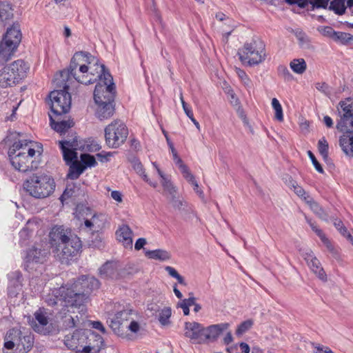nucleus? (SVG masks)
Returning a JSON list of instances; mask_svg holds the SVG:
<instances>
[{
  "mask_svg": "<svg viewBox=\"0 0 353 353\" xmlns=\"http://www.w3.org/2000/svg\"><path fill=\"white\" fill-rule=\"evenodd\" d=\"M72 75L83 84H91L99 79L94 90V99L97 104L96 115L100 120L111 117L114 112L113 105L115 89L113 79L104 65L98 64L96 58L88 52H76L71 59L68 70L63 75Z\"/></svg>",
  "mask_w": 353,
  "mask_h": 353,
  "instance_id": "nucleus-1",
  "label": "nucleus"
},
{
  "mask_svg": "<svg viewBox=\"0 0 353 353\" xmlns=\"http://www.w3.org/2000/svg\"><path fill=\"white\" fill-rule=\"evenodd\" d=\"M101 285L99 281L90 275L80 276L71 285H61L49 293L45 301L48 305L54 306L58 303L63 307H80L88 296Z\"/></svg>",
  "mask_w": 353,
  "mask_h": 353,
  "instance_id": "nucleus-2",
  "label": "nucleus"
},
{
  "mask_svg": "<svg viewBox=\"0 0 353 353\" xmlns=\"http://www.w3.org/2000/svg\"><path fill=\"white\" fill-rule=\"evenodd\" d=\"M49 236L52 251L62 263H68L82 246L79 237L63 225L53 227Z\"/></svg>",
  "mask_w": 353,
  "mask_h": 353,
  "instance_id": "nucleus-3",
  "label": "nucleus"
},
{
  "mask_svg": "<svg viewBox=\"0 0 353 353\" xmlns=\"http://www.w3.org/2000/svg\"><path fill=\"white\" fill-rule=\"evenodd\" d=\"M43 152L41 143L19 140L9 148L8 156L12 166L17 170L26 172L37 168L32 160L36 154L40 156Z\"/></svg>",
  "mask_w": 353,
  "mask_h": 353,
  "instance_id": "nucleus-4",
  "label": "nucleus"
},
{
  "mask_svg": "<svg viewBox=\"0 0 353 353\" xmlns=\"http://www.w3.org/2000/svg\"><path fill=\"white\" fill-rule=\"evenodd\" d=\"M63 70L60 72V78H56L54 83L57 89L52 91L50 93V99L51 101V114L63 115L68 113L71 107V95L68 92L69 84L68 81L73 76L63 75V72L67 71Z\"/></svg>",
  "mask_w": 353,
  "mask_h": 353,
  "instance_id": "nucleus-5",
  "label": "nucleus"
},
{
  "mask_svg": "<svg viewBox=\"0 0 353 353\" xmlns=\"http://www.w3.org/2000/svg\"><path fill=\"white\" fill-rule=\"evenodd\" d=\"M24 190L32 196L37 199L50 196L55 188L54 179L46 174H33L23 184Z\"/></svg>",
  "mask_w": 353,
  "mask_h": 353,
  "instance_id": "nucleus-6",
  "label": "nucleus"
},
{
  "mask_svg": "<svg viewBox=\"0 0 353 353\" xmlns=\"http://www.w3.org/2000/svg\"><path fill=\"white\" fill-rule=\"evenodd\" d=\"M238 55L243 63L258 65L265 59V44L260 39H252L239 50Z\"/></svg>",
  "mask_w": 353,
  "mask_h": 353,
  "instance_id": "nucleus-7",
  "label": "nucleus"
},
{
  "mask_svg": "<svg viewBox=\"0 0 353 353\" xmlns=\"http://www.w3.org/2000/svg\"><path fill=\"white\" fill-rule=\"evenodd\" d=\"M105 143L109 148H117L126 140L128 130L121 120H114L105 130Z\"/></svg>",
  "mask_w": 353,
  "mask_h": 353,
  "instance_id": "nucleus-8",
  "label": "nucleus"
},
{
  "mask_svg": "<svg viewBox=\"0 0 353 353\" xmlns=\"http://www.w3.org/2000/svg\"><path fill=\"white\" fill-rule=\"evenodd\" d=\"M336 108L339 117L336 129L340 132L353 131V98L341 101Z\"/></svg>",
  "mask_w": 353,
  "mask_h": 353,
  "instance_id": "nucleus-9",
  "label": "nucleus"
},
{
  "mask_svg": "<svg viewBox=\"0 0 353 353\" xmlns=\"http://www.w3.org/2000/svg\"><path fill=\"white\" fill-rule=\"evenodd\" d=\"M50 255L47 249L32 247L26 252L23 257V265L26 270L30 271L36 269L37 265L44 263Z\"/></svg>",
  "mask_w": 353,
  "mask_h": 353,
  "instance_id": "nucleus-10",
  "label": "nucleus"
},
{
  "mask_svg": "<svg viewBox=\"0 0 353 353\" xmlns=\"http://www.w3.org/2000/svg\"><path fill=\"white\" fill-rule=\"evenodd\" d=\"M205 327L197 322L185 323V336L195 343H205Z\"/></svg>",
  "mask_w": 353,
  "mask_h": 353,
  "instance_id": "nucleus-11",
  "label": "nucleus"
},
{
  "mask_svg": "<svg viewBox=\"0 0 353 353\" xmlns=\"http://www.w3.org/2000/svg\"><path fill=\"white\" fill-rule=\"evenodd\" d=\"M59 143L63 152V159L66 164L69 165L72 163L73 161H77V152L76 150L78 148L77 137L72 140L59 141Z\"/></svg>",
  "mask_w": 353,
  "mask_h": 353,
  "instance_id": "nucleus-12",
  "label": "nucleus"
},
{
  "mask_svg": "<svg viewBox=\"0 0 353 353\" xmlns=\"http://www.w3.org/2000/svg\"><path fill=\"white\" fill-rule=\"evenodd\" d=\"M303 257L314 274H315L320 280L324 282L327 281V274L321 267L320 261L313 254V252L311 251L306 252Z\"/></svg>",
  "mask_w": 353,
  "mask_h": 353,
  "instance_id": "nucleus-13",
  "label": "nucleus"
},
{
  "mask_svg": "<svg viewBox=\"0 0 353 353\" xmlns=\"http://www.w3.org/2000/svg\"><path fill=\"white\" fill-rule=\"evenodd\" d=\"M85 336L81 330H76L72 334H67L64 338L65 345L70 350L81 352Z\"/></svg>",
  "mask_w": 353,
  "mask_h": 353,
  "instance_id": "nucleus-14",
  "label": "nucleus"
},
{
  "mask_svg": "<svg viewBox=\"0 0 353 353\" xmlns=\"http://www.w3.org/2000/svg\"><path fill=\"white\" fill-rule=\"evenodd\" d=\"M99 274L104 279L117 280L119 279L118 263L113 261H107L99 268Z\"/></svg>",
  "mask_w": 353,
  "mask_h": 353,
  "instance_id": "nucleus-15",
  "label": "nucleus"
},
{
  "mask_svg": "<svg viewBox=\"0 0 353 353\" xmlns=\"http://www.w3.org/2000/svg\"><path fill=\"white\" fill-rule=\"evenodd\" d=\"M62 116L63 115L49 114L52 128L61 134H64L74 125L72 120L62 119Z\"/></svg>",
  "mask_w": 353,
  "mask_h": 353,
  "instance_id": "nucleus-16",
  "label": "nucleus"
},
{
  "mask_svg": "<svg viewBox=\"0 0 353 353\" xmlns=\"http://www.w3.org/2000/svg\"><path fill=\"white\" fill-rule=\"evenodd\" d=\"M230 324L228 323L214 324L206 327L205 331V343L216 341L220 334L223 331L228 330Z\"/></svg>",
  "mask_w": 353,
  "mask_h": 353,
  "instance_id": "nucleus-17",
  "label": "nucleus"
},
{
  "mask_svg": "<svg viewBox=\"0 0 353 353\" xmlns=\"http://www.w3.org/2000/svg\"><path fill=\"white\" fill-rule=\"evenodd\" d=\"M22 332L15 328L9 330L4 338V347L7 350H13L16 347L18 350L21 343Z\"/></svg>",
  "mask_w": 353,
  "mask_h": 353,
  "instance_id": "nucleus-18",
  "label": "nucleus"
},
{
  "mask_svg": "<svg viewBox=\"0 0 353 353\" xmlns=\"http://www.w3.org/2000/svg\"><path fill=\"white\" fill-rule=\"evenodd\" d=\"M132 231L127 225H123L116 231L117 239L125 248H132Z\"/></svg>",
  "mask_w": 353,
  "mask_h": 353,
  "instance_id": "nucleus-19",
  "label": "nucleus"
},
{
  "mask_svg": "<svg viewBox=\"0 0 353 353\" xmlns=\"http://www.w3.org/2000/svg\"><path fill=\"white\" fill-rule=\"evenodd\" d=\"M18 46L10 40L3 38L0 43V63H4L11 59Z\"/></svg>",
  "mask_w": 353,
  "mask_h": 353,
  "instance_id": "nucleus-20",
  "label": "nucleus"
},
{
  "mask_svg": "<svg viewBox=\"0 0 353 353\" xmlns=\"http://www.w3.org/2000/svg\"><path fill=\"white\" fill-rule=\"evenodd\" d=\"M10 69L11 74L16 77V80L19 82L21 79L26 77L27 67L26 63L22 60H17L7 66Z\"/></svg>",
  "mask_w": 353,
  "mask_h": 353,
  "instance_id": "nucleus-21",
  "label": "nucleus"
},
{
  "mask_svg": "<svg viewBox=\"0 0 353 353\" xmlns=\"http://www.w3.org/2000/svg\"><path fill=\"white\" fill-rule=\"evenodd\" d=\"M345 132L340 137L339 145L346 155L353 157V131Z\"/></svg>",
  "mask_w": 353,
  "mask_h": 353,
  "instance_id": "nucleus-22",
  "label": "nucleus"
},
{
  "mask_svg": "<svg viewBox=\"0 0 353 353\" xmlns=\"http://www.w3.org/2000/svg\"><path fill=\"white\" fill-rule=\"evenodd\" d=\"M3 38L10 40L14 44L19 46L21 40V33L20 26L18 23H14L13 25L8 28Z\"/></svg>",
  "mask_w": 353,
  "mask_h": 353,
  "instance_id": "nucleus-23",
  "label": "nucleus"
},
{
  "mask_svg": "<svg viewBox=\"0 0 353 353\" xmlns=\"http://www.w3.org/2000/svg\"><path fill=\"white\" fill-rule=\"evenodd\" d=\"M59 305L61 306L60 303L56 304L55 305ZM62 308L59 312V315L61 319H63V325L65 329L74 328L77 325V321L78 319L75 320V319L71 315H67V312H70V309H72L71 307H63L61 305Z\"/></svg>",
  "mask_w": 353,
  "mask_h": 353,
  "instance_id": "nucleus-24",
  "label": "nucleus"
},
{
  "mask_svg": "<svg viewBox=\"0 0 353 353\" xmlns=\"http://www.w3.org/2000/svg\"><path fill=\"white\" fill-rule=\"evenodd\" d=\"M153 166L156 168L158 174L161 178V185L164 189V192L169 195H173L176 193L175 187L173 185L172 182L165 176L163 172L159 169L157 164L154 162L152 163Z\"/></svg>",
  "mask_w": 353,
  "mask_h": 353,
  "instance_id": "nucleus-25",
  "label": "nucleus"
},
{
  "mask_svg": "<svg viewBox=\"0 0 353 353\" xmlns=\"http://www.w3.org/2000/svg\"><path fill=\"white\" fill-rule=\"evenodd\" d=\"M15 79L16 77L11 74L10 69L7 66L4 67L0 72V87L7 88L17 83Z\"/></svg>",
  "mask_w": 353,
  "mask_h": 353,
  "instance_id": "nucleus-26",
  "label": "nucleus"
},
{
  "mask_svg": "<svg viewBox=\"0 0 353 353\" xmlns=\"http://www.w3.org/2000/svg\"><path fill=\"white\" fill-rule=\"evenodd\" d=\"M145 256L149 259L161 261H168L171 259V254L167 250L157 249L145 252Z\"/></svg>",
  "mask_w": 353,
  "mask_h": 353,
  "instance_id": "nucleus-27",
  "label": "nucleus"
},
{
  "mask_svg": "<svg viewBox=\"0 0 353 353\" xmlns=\"http://www.w3.org/2000/svg\"><path fill=\"white\" fill-rule=\"evenodd\" d=\"M34 316L36 321L39 323V325L37 323L34 325L32 326L34 330L37 332L46 334L43 327L48 323V317L41 310L37 311L34 314Z\"/></svg>",
  "mask_w": 353,
  "mask_h": 353,
  "instance_id": "nucleus-28",
  "label": "nucleus"
},
{
  "mask_svg": "<svg viewBox=\"0 0 353 353\" xmlns=\"http://www.w3.org/2000/svg\"><path fill=\"white\" fill-rule=\"evenodd\" d=\"M34 345V336L30 333L21 336V343L19 347V353H28Z\"/></svg>",
  "mask_w": 353,
  "mask_h": 353,
  "instance_id": "nucleus-29",
  "label": "nucleus"
},
{
  "mask_svg": "<svg viewBox=\"0 0 353 353\" xmlns=\"http://www.w3.org/2000/svg\"><path fill=\"white\" fill-rule=\"evenodd\" d=\"M85 169V165H83L81 163L77 161H73L72 164L70 166L67 177L70 179H77L83 172Z\"/></svg>",
  "mask_w": 353,
  "mask_h": 353,
  "instance_id": "nucleus-30",
  "label": "nucleus"
},
{
  "mask_svg": "<svg viewBox=\"0 0 353 353\" xmlns=\"http://www.w3.org/2000/svg\"><path fill=\"white\" fill-rule=\"evenodd\" d=\"M13 10L11 5L6 1L0 2V20L6 23L13 17Z\"/></svg>",
  "mask_w": 353,
  "mask_h": 353,
  "instance_id": "nucleus-31",
  "label": "nucleus"
},
{
  "mask_svg": "<svg viewBox=\"0 0 353 353\" xmlns=\"http://www.w3.org/2000/svg\"><path fill=\"white\" fill-rule=\"evenodd\" d=\"M305 220L307 223L310 225L312 230L316 234V235L321 239L322 242L327 246L329 250H332V245L329 239L326 237L323 232L319 229L316 225L314 222L312 221L307 216H305Z\"/></svg>",
  "mask_w": 353,
  "mask_h": 353,
  "instance_id": "nucleus-32",
  "label": "nucleus"
},
{
  "mask_svg": "<svg viewBox=\"0 0 353 353\" xmlns=\"http://www.w3.org/2000/svg\"><path fill=\"white\" fill-rule=\"evenodd\" d=\"M310 209L316 214L320 219L323 220H327V215L324 210L319 205V204L314 201L312 199L307 200Z\"/></svg>",
  "mask_w": 353,
  "mask_h": 353,
  "instance_id": "nucleus-33",
  "label": "nucleus"
},
{
  "mask_svg": "<svg viewBox=\"0 0 353 353\" xmlns=\"http://www.w3.org/2000/svg\"><path fill=\"white\" fill-rule=\"evenodd\" d=\"M328 8L330 10L334 11L335 14L342 15L346 10L345 0H332Z\"/></svg>",
  "mask_w": 353,
  "mask_h": 353,
  "instance_id": "nucleus-34",
  "label": "nucleus"
},
{
  "mask_svg": "<svg viewBox=\"0 0 353 353\" xmlns=\"http://www.w3.org/2000/svg\"><path fill=\"white\" fill-rule=\"evenodd\" d=\"M334 41L343 45H353V35L343 32H336Z\"/></svg>",
  "mask_w": 353,
  "mask_h": 353,
  "instance_id": "nucleus-35",
  "label": "nucleus"
},
{
  "mask_svg": "<svg viewBox=\"0 0 353 353\" xmlns=\"http://www.w3.org/2000/svg\"><path fill=\"white\" fill-rule=\"evenodd\" d=\"M133 167L136 172L139 174L145 182L154 188L157 186V182H152L148 178V175L145 172V169L143 168V166L140 161H135L134 163Z\"/></svg>",
  "mask_w": 353,
  "mask_h": 353,
  "instance_id": "nucleus-36",
  "label": "nucleus"
},
{
  "mask_svg": "<svg viewBox=\"0 0 353 353\" xmlns=\"http://www.w3.org/2000/svg\"><path fill=\"white\" fill-rule=\"evenodd\" d=\"M290 66L291 69L296 74H303L307 68L306 62L303 59H297L292 60Z\"/></svg>",
  "mask_w": 353,
  "mask_h": 353,
  "instance_id": "nucleus-37",
  "label": "nucleus"
},
{
  "mask_svg": "<svg viewBox=\"0 0 353 353\" xmlns=\"http://www.w3.org/2000/svg\"><path fill=\"white\" fill-rule=\"evenodd\" d=\"M318 150L325 161L329 160V145L325 137H322L318 141Z\"/></svg>",
  "mask_w": 353,
  "mask_h": 353,
  "instance_id": "nucleus-38",
  "label": "nucleus"
},
{
  "mask_svg": "<svg viewBox=\"0 0 353 353\" xmlns=\"http://www.w3.org/2000/svg\"><path fill=\"white\" fill-rule=\"evenodd\" d=\"M272 105L275 111V119L279 121H283V108L280 104L279 100L276 98H273L272 100Z\"/></svg>",
  "mask_w": 353,
  "mask_h": 353,
  "instance_id": "nucleus-39",
  "label": "nucleus"
},
{
  "mask_svg": "<svg viewBox=\"0 0 353 353\" xmlns=\"http://www.w3.org/2000/svg\"><path fill=\"white\" fill-rule=\"evenodd\" d=\"M172 310L170 307H166L162 309L159 316V321L161 324L163 325H168L170 323L169 319L170 318Z\"/></svg>",
  "mask_w": 353,
  "mask_h": 353,
  "instance_id": "nucleus-40",
  "label": "nucleus"
},
{
  "mask_svg": "<svg viewBox=\"0 0 353 353\" xmlns=\"http://www.w3.org/2000/svg\"><path fill=\"white\" fill-rule=\"evenodd\" d=\"M195 298L190 296L188 299H185L178 303V307H181L183 311L184 315H188L190 313L189 307L194 304Z\"/></svg>",
  "mask_w": 353,
  "mask_h": 353,
  "instance_id": "nucleus-41",
  "label": "nucleus"
},
{
  "mask_svg": "<svg viewBox=\"0 0 353 353\" xmlns=\"http://www.w3.org/2000/svg\"><path fill=\"white\" fill-rule=\"evenodd\" d=\"M254 322L252 319L246 320L242 322L237 327L236 330V334L237 336H241L246 332H248L253 325Z\"/></svg>",
  "mask_w": 353,
  "mask_h": 353,
  "instance_id": "nucleus-42",
  "label": "nucleus"
},
{
  "mask_svg": "<svg viewBox=\"0 0 353 353\" xmlns=\"http://www.w3.org/2000/svg\"><path fill=\"white\" fill-rule=\"evenodd\" d=\"M110 326L117 335L121 336L123 334V324L121 323V320L117 319L116 316L111 319Z\"/></svg>",
  "mask_w": 353,
  "mask_h": 353,
  "instance_id": "nucleus-43",
  "label": "nucleus"
},
{
  "mask_svg": "<svg viewBox=\"0 0 353 353\" xmlns=\"http://www.w3.org/2000/svg\"><path fill=\"white\" fill-rule=\"evenodd\" d=\"M81 164L87 167H94L97 163L94 156L89 154H83L81 155Z\"/></svg>",
  "mask_w": 353,
  "mask_h": 353,
  "instance_id": "nucleus-44",
  "label": "nucleus"
},
{
  "mask_svg": "<svg viewBox=\"0 0 353 353\" xmlns=\"http://www.w3.org/2000/svg\"><path fill=\"white\" fill-rule=\"evenodd\" d=\"M165 270L168 273V274L176 279L179 283L186 285V283L182 276H181L178 272L172 267L171 266H166L165 268Z\"/></svg>",
  "mask_w": 353,
  "mask_h": 353,
  "instance_id": "nucleus-45",
  "label": "nucleus"
},
{
  "mask_svg": "<svg viewBox=\"0 0 353 353\" xmlns=\"http://www.w3.org/2000/svg\"><path fill=\"white\" fill-rule=\"evenodd\" d=\"M165 270L168 273V274L176 279L179 283L186 285V283L182 276H181L178 272L172 267L171 266H166L165 268Z\"/></svg>",
  "mask_w": 353,
  "mask_h": 353,
  "instance_id": "nucleus-46",
  "label": "nucleus"
},
{
  "mask_svg": "<svg viewBox=\"0 0 353 353\" xmlns=\"http://www.w3.org/2000/svg\"><path fill=\"white\" fill-rule=\"evenodd\" d=\"M309 3L311 6V10H314V9L323 8L325 9L327 8L330 0H308Z\"/></svg>",
  "mask_w": 353,
  "mask_h": 353,
  "instance_id": "nucleus-47",
  "label": "nucleus"
},
{
  "mask_svg": "<svg viewBox=\"0 0 353 353\" xmlns=\"http://www.w3.org/2000/svg\"><path fill=\"white\" fill-rule=\"evenodd\" d=\"M278 74L285 81H291L293 79L292 74L290 72L288 68L285 65H279L278 67Z\"/></svg>",
  "mask_w": 353,
  "mask_h": 353,
  "instance_id": "nucleus-48",
  "label": "nucleus"
},
{
  "mask_svg": "<svg viewBox=\"0 0 353 353\" xmlns=\"http://www.w3.org/2000/svg\"><path fill=\"white\" fill-rule=\"evenodd\" d=\"M31 236V232L28 228H23L19 232L20 243L21 245H26L28 243L27 241Z\"/></svg>",
  "mask_w": 353,
  "mask_h": 353,
  "instance_id": "nucleus-49",
  "label": "nucleus"
},
{
  "mask_svg": "<svg viewBox=\"0 0 353 353\" xmlns=\"http://www.w3.org/2000/svg\"><path fill=\"white\" fill-rule=\"evenodd\" d=\"M131 314L132 310H123L118 312L115 316H117V319L121 320V323L123 324L125 321L130 320Z\"/></svg>",
  "mask_w": 353,
  "mask_h": 353,
  "instance_id": "nucleus-50",
  "label": "nucleus"
},
{
  "mask_svg": "<svg viewBox=\"0 0 353 353\" xmlns=\"http://www.w3.org/2000/svg\"><path fill=\"white\" fill-rule=\"evenodd\" d=\"M308 157H310V160L312 161V163L313 165L314 166L315 169L319 172V173H323L324 170L321 166V165L319 163L317 159H316L314 154L310 151H307Z\"/></svg>",
  "mask_w": 353,
  "mask_h": 353,
  "instance_id": "nucleus-51",
  "label": "nucleus"
},
{
  "mask_svg": "<svg viewBox=\"0 0 353 353\" xmlns=\"http://www.w3.org/2000/svg\"><path fill=\"white\" fill-rule=\"evenodd\" d=\"M170 201L172 203L174 208L180 210L183 206V201L176 196V194L170 195Z\"/></svg>",
  "mask_w": 353,
  "mask_h": 353,
  "instance_id": "nucleus-52",
  "label": "nucleus"
},
{
  "mask_svg": "<svg viewBox=\"0 0 353 353\" xmlns=\"http://www.w3.org/2000/svg\"><path fill=\"white\" fill-rule=\"evenodd\" d=\"M180 99H181V104L183 106V109L185 114L187 115V117L189 119H190L191 117H192L194 116L193 112H192L191 108L189 107V105L184 101L182 92L180 93Z\"/></svg>",
  "mask_w": 353,
  "mask_h": 353,
  "instance_id": "nucleus-53",
  "label": "nucleus"
},
{
  "mask_svg": "<svg viewBox=\"0 0 353 353\" xmlns=\"http://www.w3.org/2000/svg\"><path fill=\"white\" fill-rule=\"evenodd\" d=\"M316 88L325 94L326 96H329L331 94L330 86L325 83H316Z\"/></svg>",
  "mask_w": 353,
  "mask_h": 353,
  "instance_id": "nucleus-54",
  "label": "nucleus"
},
{
  "mask_svg": "<svg viewBox=\"0 0 353 353\" xmlns=\"http://www.w3.org/2000/svg\"><path fill=\"white\" fill-rule=\"evenodd\" d=\"M290 183L294 192L299 196L303 197L306 194V192L304 190V189L301 186L299 185L295 181H291Z\"/></svg>",
  "mask_w": 353,
  "mask_h": 353,
  "instance_id": "nucleus-55",
  "label": "nucleus"
},
{
  "mask_svg": "<svg viewBox=\"0 0 353 353\" xmlns=\"http://www.w3.org/2000/svg\"><path fill=\"white\" fill-rule=\"evenodd\" d=\"M336 31L330 26L324 27L322 30V34L324 36L328 37L334 40L336 36Z\"/></svg>",
  "mask_w": 353,
  "mask_h": 353,
  "instance_id": "nucleus-56",
  "label": "nucleus"
},
{
  "mask_svg": "<svg viewBox=\"0 0 353 353\" xmlns=\"http://www.w3.org/2000/svg\"><path fill=\"white\" fill-rule=\"evenodd\" d=\"M299 44L302 48H307L309 46V40L308 38L303 33H299L296 35Z\"/></svg>",
  "mask_w": 353,
  "mask_h": 353,
  "instance_id": "nucleus-57",
  "label": "nucleus"
},
{
  "mask_svg": "<svg viewBox=\"0 0 353 353\" xmlns=\"http://www.w3.org/2000/svg\"><path fill=\"white\" fill-rule=\"evenodd\" d=\"M112 155H113L112 152H102L101 153L97 154V157L99 159V161H100L101 162L104 163V162L108 161L109 159H110V157H112Z\"/></svg>",
  "mask_w": 353,
  "mask_h": 353,
  "instance_id": "nucleus-58",
  "label": "nucleus"
},
{
  "mask_svg": "<svg viewBox=\"0 0 353 353\" xmlns=\"http://www.w3.org/2000/svg\"><path fill=\"white\" fill-rule=\"evenodd\" d=\"M97 219V215H94L92 216V219L88 220V219H86L85 221V225L90 228V230H95L97 229L96 227H94V221Z\"/></svg>",
  "mask_w": 353,
  "mask_h": 353,
  "instance_id": "nucleus-59",
  "label": "nucleus"
},
{
  "mask_svg": "<svg viewBox=\"0 0 353 353\" xmlns=\"http://www.w3.org/2000/svg\"><path fill=\"white\" fill-rule=\"evenodd\" d=\"M74 191L72 188H70L67 187L63 194L61 196V200L63 201L64 199H67L73 196Z\"/></svg>",
  "mask_w": 353,
  "mask_h": 353,
  "instance_id": "nucleus-60",
  "label": "nucleus"
},
{
  "mask_svg": "<svg viewBox=\"0 0 353 353\" xmlns=\"http://www.w3.org/2000/svg\"><path fill=\"white\" fill-rule=\"evenodd\" d=\"M132 332L137 333L140 328L139 324L135 321H132L130 325L127 327Z\"/></svg>",
  "mask_w": 353,
  "mask_h": 353,
  "instance_id": "nucleus-61",
  "label": "nucleus"
},
{
  "mask_svg": "<svg viewBox=\"0 0 353 353\" xmlns=\"http://www.w3.org/2000/svg\"><path fill=\"white\" fill-rule=\"evenodd\" d=\"M91 324L93 328L99 330L103 334L105 333V328L100 321H92Z\"/></svg>",
  "mask_w": 353,
  "mask_h": 353,
  "instance_id": "nucleus-62",
  "label": "nucleus"
},
{
  "mask_svg": "<svg viewBox=\"0 0 353 353\" xmlns=\"http://www.w3.org/2000/svg\"><path fill=\"white\" fill-rule=\"evenodd\" d=\"M146 244V240L144 238H139L137 240L136 243H135V245H134V248L135 250H141V248H143V246Z\"/></svg>",
  "mask_w": 353,
  "mask_h": 353,
  "instance_id": "nucleus-63",
  "label": "nucleus"
},
{
  "mask_svg": "<svg viewBox=\"0 0 353 353\" xmlns=\"http://www.w3.org/2000/svg\"><path fill=\"white\" fill-rule=\"evenodd\" d=\"M111 197L117 202L122 201V194L119 191L114 190L111 192Z\"/></svg>",
  "mask_w": 353,
  "mask_h": 353,
  "instance_id": "nucleus-64",
  "label": "nucleus"
}]
</instances>
